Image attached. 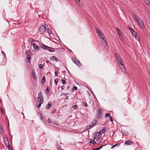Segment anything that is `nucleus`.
<instances>
[{"mask_svg":"<svg viewBox=\"0 0 150 150\" xmlns=\"http://www.w3.org/2000/svg\"><path fill=\"white\" fill-rule=\"evenodd\" d=\"M102 43L104 47H105L106 49H107L108 45V44L106 42V40L105 41L102 42Z\"/></svg>","mask_w":150,"mask_h":150,"instance_id":"obj_13","label":"nucleus"},{"mask_svg":"<svg viewBox=\"0 0 150 150\" xmlns=\"http://www.w3.org/2000/svg\"><path fill=\"white\" fill-rule=\"evenodd\" d=\"M101 39L102 42L105 41L106 40V39L105 37H102V38H101Z\"/></svg>","mask_w":150,"mask_h":150,"instance_id":"obj_27","label":"nucleus"},{"mask_svg":"<svg viewBox=\"0 0 150 150\" xmlns=\"http://www.w3.org/2000/svg\"><path fill=\"white\" fill-rule=\"evenodd\" d=\"M58 81V80L57 79H56L54 80V82L55 83L56 85H57V83Z\"/></svg>","mask_w":150,"mask_h":150,"instance_id":"obj_38","label":"nucleus"},{"mask_svg":"<svg viewBox=\"0 0 150 150\" xmlns=\"http://www.w3.org/2000/svg\"><path fill=\"white\" fill-rule=\"evenodd\" d=\"M30 52V50H27L25 52L26 54H28Z\"/></svg>","mask_w":150,"mask_h":150,"instance_id":"obj_33","label":"nucleus"},{"mask_svg":"<svg viewBox=\"0 0 150 150\" xmlns=\"http://www.w3.org/2000/svg\"><path fill=\"white\" fill-rule=\"evenodd\" d=\"M120 69L121 70V71L124 73H125V71H126V69L124 65V64H123L122 65H120L119 66Z\"/></svg>","mask_w":150,"mask_h":150,"instance_id":"obj_10","label":"nucleus"},{"mask_svg":"<svg viewBox=\"0 0 150 150\" xmlns=\"http://www.w3.org/2000/svg\"><path fill=\"white\" fill-rule=\"evenodd\" d=\"M46 91L47 92V93H48L49 92V89H48V87H47V89H46Z\"/></svg>","mask_w":150,"mask_h":150,"instance_id":"obj_48","label":"nucleus"},{"mask_svg":"<svg viewBox=\"0 0 150 150\" xmlns=\"http://www.w3.org/2000/svg\"><path fill=\"white\" fill-rule=\"evenodd\" d=\"M51 104L50 103V102H49L48 103V104L46 106V108L47 109H48L49 108H50V107L51 106Z\"/></svg>","mask_w":150,"mask_h":150,"instance_id":"obj_23","label":"nucleus"},{"mask_svg":"<svg viewBox=\"0 0 150 150\" xmlns=\"http://www.w3.org/2000/svg\"><path fill=\"white\" fill-rule=\"evenodd\" d=\"M66 99H67V97H66Z\"/></svg>","mask_w":150,"mask_h":150,"instance_id":"obj_56","label":"nucleus"},{"mask_svg":"<svg viewBox=\"0 0 150 150\" xmlns=\"http://www.w3.org/2000/svg\"><path fill=\"white\" fill-rule=\"evenodd\" d=\"M97 114L96 117L98 118H100L102 115L100 109H98L97 110Z\"/></svg>","mask_w":150,"mask_h":150,"instance_id":"obj_8","label":"nucleus"},{"mask_svg":"<svg viewBox=\"0 0 150 150\" xmlns=\"http://www.w3.org/2000/svg\"><path fill=\"white\" fill-rule=\"evenodd\" d=\"M46 25H41L39 29V32L41 34L43 33L45 31L47 28Z\"/></svg>","mask_w":150,"mask_h":150,"instance_id":"obj_4","label":"nucleus"},{"mask_svg":"<svg viewBox=\"0 0 150 150\" xmlns=\"http://www.w3.org/2000/svg\"><path fill=\"white\" fill-rule=\"evenodd\" d=\"M54 111H53L52 112V113L53 114L54 113Z\"/></svg>","mask_w":150,"mask_h":150,"instance_id":"obj_55","label":"nucleus"},{"mask_svg":"<svg viewBox=\"0 0 150 150\" xmlns=\"http://www.w3.org/2000/svg\"><path fill=\"white\" fill-rule=\"evenodd\" d=\"M43 65L41 64H40L39 65V67L41 69H42L43 68Z\"/></svg>","mask_w":150,"mask_h":150,"instance_id":"obj_36","label":"nucleus"},{"mask_svg":"<svg viewBox=\"0 0 150 150\" xmlns=\"http://www.w3.org/2000/svg\"><path fill=\"white\" fill-rule=\"evenodd\" d=\"M110 114L109 113H106L105 114V117H110Z\"/></svg>","mask_w":150,"mask_h":150,"instance_id":"obj_30","label":"nucleus"},{"mask_svg":"<svg viewBox=\"0 0 150 150\" xmlns=\"http://www.w3.org/2000/svg\"><path fill=\"white\" fill-rule=\"evenodd\" d=\"M109 118L110 119V121L111 122H113V119H112V117H111V116H110V117Z\"/></svg>","mask_w":150,"mask_h":150,"instance_id":"obj_34","label":"nucleus"},{"mask_svg":"<svg viewBox=\"0 0 150 150\" xmlns=\"http://www.w3.org/2000/svg\"><path fill=\"white\" fill-rule=\"evenodd\" d=\"M8 147V148L9 150H11L12 149V148L9 145H8V146H7Z\"/></svg>","mask_w":150,"mask_h":150,"instance_id":"obj_35","label":"nucleus"},{"mask_svg":"<svg viewBox=\"0 0 150 150\" xmlns=\"http://www.w3.org/2000/svg\"><path fill=\"white\" fill-rule=\"evenodd\" d=\"M46 62L47 63H48L49 62V61H46Z\"/></svg>","mask_w":150,"mask_h":150,"instance_id":"obj_53","label":"nucleus"},{"mask_svg":"<svg viewBox=\"0 0 150 150\" xmlns=\"http://www.w3.org/2000/svg\"><path fill=\"white\" fill-rule=\"evenodd\" d=\"M47 32L48 33L49 35H50L52 33V32L51 30L49 29H47Z\"/></svg>","mask_w":150,"mask_h":150,"instance_id":"obj_22","label":"nucleus"},{"mask_svg":"<svg viewBox=\"0 0 150 150\" xmlns=\"http://www.w3.org/2000/svg\"><path fill=\"white\" fill-rule=\"evenodd\" d=\"M145 3L147 4L148 5H149L150 4H149V0H143Z\"/></svg>","mask_w":150,"mask_h":150,"instance_id":"obj_24","label":"nucleus"},{"mask_svg":"<svg viewBox=\"0 0 150 150\" xmlns=\"http://www.w3.org/2000/svg\"><path fill=\"white\" fill-rule=\"evenodd\" d=\"M75 2L76 4H77L81 6H82V5L80 4V0H75Z\"/></svg>","mask_w":150,"mask_h":150,"instance_id":"obj_17","label":"nucleus"},{"mask_svg":"<svg viewBox=\"0 0 150 150\" xmlns=\"http://www.w3.org/2000/svg\"><path fill=\"white\" fill-rule=\"evenodd\" d=\"M117 63H118L119 66L123 64V62L122 61L118 62Z\"/></svg>","mask_w":150,"mask_h":150,"instance_id":"obj_29","label":"nucleus"},{"mask_svg":"<svg viewBox=\"0 0 150 150\" xmlns=\"http://www.w3.org/2000/svg\"><path fill=\"white\" fill-rule=\"evenodd\" d=\"M95 30L96 33H97V34L100 37V38H102V37H105L103 34L102 33L98 28H95Z\"/></svg>","mask_w":150,"mask_h":150,"instance_id":"obj_5","label":"nucleus"},{"mask_svg":"<svg viewBox=\"0 0 150 150\" xmlns=\"http://www.w3.org/2000/svg\"><path fill=\"white\" fill-rule=\"evenodd\" d=\"M32 76L35 80H37V78L35 75V70H33L32 71Z\"/></svg>","mask_w":150,"mask_h":150,"instance_id":"obj_12","label":"nucleus"},{"mask_svg":"<svg viewBox=\"0 0 150 150\" xmlns=\"http://www.w3.org/2000/svg\"><path fill=\"white\" fill-rule=\"evenodd\" d=\"M1 110L2 111V114H4L3 109V108H1Z\"/></svg>","mask_w":150,"mask_h":150,"instance_id":"obj_45","label":"nucleus"},{"mask_svg":"<svg viewBox=\"0 0 150 150\" xmlns=\"http://www.w3.org/2000/svg\"><path fill=\"white\" fill-rule=\"evenodd\" d=\"M116 29L118 33L120 36H121L122 35V33L121 31L118 28H116Z\"/></svg>","mask_w":150,"mask_h":150,"instance_id":"obj_19","label":"nucleus"},{"mask_svg":"<svg viewBox=\"0 0 150 150\" xmlns=\"http://www.w3.org/2000/svg\"><path fill=\"white\" fill-rule=\"evenodd\" d=\"M42 117V115H41V117H40V119H41V120H42V119H43V117Z\"/></svg>","mask_w":150,"mask_h":150,"instance_id":"obj_50","label":"nucleus"},{"mask_svg":"<svg viewBox=\"0 0 150 150\" xmlns=\"http://www.w3.org/2000/svg\"><path fill=\"white\" fill-rule=\"evenodd\" d=\"M38 97L37 99V101L39 102V104L38 105L37 107L39 108L41 106V104L43 103V98L42 96V93L39 92L38 94Z\"/></svg>","mask_w":150,"mask_h":150,"instance_id":"obj_1","label":"nucleus"},{"mask_svg":"<svg viewBox=\"0 0 150 150\" xmlns=\"http://www.w3.org/2000/svg\"><path fill=\"white\" fill-rule=\"evenodd\" d=\"M73 89L74 90H75L76 91V90H77V87L76 86H74L73 87Z\"/></svg>","mask_w":150,"mask_h":150,"instance_id":"obj_37","label":"nucleus"},{"mask_svg":"<svg viewBox=\"0 0 150 150\" xmlns=\"http://www.w3.org/2000/svg\"><path fill=\"white\" fill-rule=\"evenodd\" d=\"M102 146L101 147H100V148H98V149H94L93 150H98L100 149H101L102 147Z\"/></svg>","mask_w":150,"mask_h":150,"instance_id":"obj_43","label":"nucleus"},{"mask_svg":"<svg viewBox=\"0 0 150 150\" xmlns=\"http://www.w3.org/2000/svg\"><path fill=\"white\" fill-rule=\"evenodd\" d=\"M69 86H67V89H68L69 88Z\"/></svg>","mask_w":150,"mask_h":150,"instance_id":"obj_52","label":"nucleus"},{"mask_svg":"<svg viewBox=\"0 0 150 150\" xmlns=\"http://www.w3.org/2000/svg\"><path fill=\"white\" fill-rule=\"evenodd\" d=\"M34 41L33 39L31 38L28 39V42L29 43H31Z\"/></svg>","mask_w":150,"mask_h":150,"instance_id":"obj_20","label":"nucleus"},{"mask_svg":"<svg viewBox=\"0 0 150 150\" xmlns=\"http://www.w3.org/2000/svg\"><path fill=\"white\" fill-rule=\"evenodd\" d=\"M61 81L63 84H65L66 83V82H65V80H62Z\"/></svg>","mask_w":150,"mask_h":150,"instance_id":"obj_31","label":"nucleus"},{"mask_svg":"<svg viewBox=\"0 0 150 150\" xmlns=\"http://www.w3.org/2000/svg\"><path fill=\"white\" fill-rule=\"evenodd\" d=\"M51 59L52 61H57V58L54 56H52L50 58Z\"/></svg>","mask_w":150,"mask_h":150,"instance_id":"obj_16","label":"nucleus"},{"mask_svg":"<svg viewBox=\"0 0 150 150\" xmlns=\"http://www.w3.org/2000/svg\"><path fill=\"white\" fill-rule=\"evenodd\" d=\"M28 59L29 61L30 60V56H28L27 58Z\"/></svg>","mask_w":150,"mask_h":150,"instance_id":"obj_49","label":"nucleus"},{"mask_svg":"<svg viewBox=\"0 0 150 150\" xmlns=\"http://www.w3.org/2000/svg\"><path fill=\"white\" fill-rule=\"evenodd\" d=\"M5 144L7 146H8V145H9L8 140H7V141L5 142Z\"/></svg>","mask_w":150,"mask_h":150,"instance_id":"obj_32","label":"nucleus"},{"mask_svg":"<svg viewBox=\"0 0 150 150\" xmlns=\"http://www.w3.org/2000/svg\"><path fill=\"white\" fill-rule=\"evenodd\" d=\"M105 132V129H103L102 130H101L99 131V133L100 134H102L103 133Z\"/></svg>","mask_w":150,"mask_h":150,"instance_id":"obj_25","label":"nucleus"},{"mask_svg":"<svg viewBox=\"0 0 150 150\" xmlns=\"http://www.w3.org/2000/svg\"><path fill=\"white\" fill-rule=\"evenodd\" d=\"M61 88L63 90L65 88V86H61Z\"/></svg>","mask_w":150,"mask_h":150,"instance_id":"obj_42","label":"nucleus"},{"mask_svg":"<svg viewBox=\"0 0 150 150\" xmlns=\"http://www.w3.org/2000/svg\"><path fill=\"white\" fill-rule=\"evenodd\" d=\"M96 123V120H94L93 121V124H94V125H95Z\"/></svg>","mask_w":150,"mask_h":150,"instance_id":"obj_44","label":"nucleus"},{"mask_svg":"<svg viewBox=\"0 0 150 150\" xmlns=\"http://www.w3.org/2000/svg\"><path fill=\"white\" fill-rule=\"evenodd\" d=\"M131 30L132 34L133 36L135 37L136 38L137 40H139V38L137 37V33L134 31L131 27L130 28Z\"/></svg>","mask_w":150,"mask_h":150,"instance_id":"obj_7","label":"nucleus"},{"mask_svg":"<svg viewBox=\"0 0 150 150\" xmlns=\"http://www.w3.org/2000/svg\"><path fill=\"white\" fill-rule=\"evenodd\" d=\"M67 94H66L65 93H62L61 94V96H66V95H67Z\"/></svg>","mask_w":150,"mask_h":150,"instance_id":"obj_41","label":"nucleus"},{"mask_svg":"<svg viewBox=\"0 0 150 150\" xmlns=\"http://www.w3.org/2000/svg\"><path fill=\"white\" fill-rule=\"evenodd\" d=\"M83 105H84L85 106V107H87V103L86 102H84L83 103Z\"/></svg>","mask_w":150,"mask_h":150,"instance_id":"obj_39","label":"nucleus"},{"mask_svg":"<svg viewBox=\"0 0 150 150\" xmlns=\"http://www.w3.org/2000/svg\"><path fill=\"white\" fill-rule=\"evenodd\" d=\"M118 144H116L115 145H113L112 146L111 149L113 148L114 146H116L117 145H118Z\"/></svg>","mask_w":150,"mask_h":150,"instance_id":"obj_46","label":"nucleus"},{"mask_svg":"<svg viewBox=\"0 0 150 150\" xmlns=\"http://www.w3.org/2000/svg\"><path fill=\"white\" fill-rule=\"evenodd\" d=\"M4 133V131L2 128L0 129V134H3Z\"/></svg>","mask_w":150,"mask_h":150,"instance_id":"obj_26","label":"nucleus"},{"mask_svg":"<svg viewBox=\"0 0 150 150\" xmlns=\"http://www.w3.org/2000/svg\"><path fill=\"white\" fill-rule=\"evenodd\" d=\"M72 61L77 66H80L81 64L80 62L79 61L77 60L76 58H74L72 59Z\"/></svg>","mask_w":150,"mask_h":150,"instance_id":"obj_6","label":"nucleus"},{"mask_svg":"<svg viewBox=\"0 0 150 150\" xmlns=\"http://www.w3.org/2000/svg\"><path fill=\"white\" fill-rule=\"evenodd\" d=\"M2 128V126L0 125V129Z\"/></svg>","mask_w":150,"mask_h":150,"instance_id":"obj_54","label":"nucleus"},{"mask_svg":"<svg viewBox=\"0 0 150 150\" xmlns=\"http://www.w3.org/2000/svg\"><path fill=\"white\" fill-rule=\"evenodd\" d=\"M132 144V142L130 141L129 140L126 141L125 143V144L127 145H130Z\"/></svg>","mask_w":150,"mask_h":150,"instance_id":"obj_15","label":"nucleus"},{"mask_svg":"<svg viewBox=\"0 0 150 150\" xmlns=\"http://www.w3.org/2000/svg\"><path fill=\"white\" fill-rule=\"evenodd\" d=\"M99 139V137L98 136H95L93 138V140L90 141V142L95 144H97V142H98Z\"/></svg>","mask_w":150,"mask_h":150,"instance_id":"obj_3","label":"nucleus"},{"mask_svg":"<svg viewBox=\"0 0 150 150\" xmlns=\"http://www.w3.org/2000/svg\"><path fill=\"white\" fill-rule=\"evenodd\" d=\"M133 18L134 19H135L136 21L137 22V21H138V20H140V19L138 17H137L135 15H134L133 16Z\"/></svg>","mask_w":150,"mask_h":150,"instance_id":"obj_18","label":"nucleus"},{"mask_svg":"<svg viewBox=\"0 0 150 150\" xmlns=\"http://www.w3.org/2000/svg\"><path fill=\"white\" fill-rule=\"evenodd\" d=\"M137 22L138 23L141 28H144V25L142 20L140 19L139 20H138V21H137Z\"/></svg>","mask_w":150,"mask_h":150,"instance_id":"obj_9","label":"nucleus"},{"mask_svg":"<svg viewBox=\"0 0 150 150\" xmlns=\"http://www.w3.org/2000/svg\"><path fill=\"white\" fill-rule=\"evenodd\" d=\"M2 54H5V53H4V52H3V51H2Z\"/></svg>","mask_w":150,"mask_h":150,"instance_id":"obj_51","label":"nucleus"},{"mask_svg":"<svg viewBox=\"0 0 150 150\" xmlns=\"http://www.w3.org/2000/svg\"><path fill=\"white\" fill-rule=\"evenodd\" d=\"M115 57L116 58V61L117 62H118L122 61V59H121L119 55L117 53L115 54Z\"/></svg>","mask_w":150,"mask_h":150,"instance_id":"obj_11","label":"nucleus"},{"mask_svg":"<svg viewBox=\"0 0 150 150\" xmlns=\"http://www.w3.org/2000/svg\"><path fill=\"white\" fill-rule=\"evenodd\" d=\"M72 107L74 108V109H77L78 108V107L77 105H73Z\"/></svg>","mask_w":150,"mask_h":150,"instance_id":"obj_28","label":"nucleus"},{"mask_svg":"<svg viewBox=\"0 0 150 150\" xmlns=\"http://www.w3.org/2000/svg\"><path fill=\"white\" fill-rule=\"evenodd\" d=\"M42 47L45 50H48L50 52H52L55 51L54 48L51 49L50 47L45 45L44 44H42Z\"/></svg>","mask_w":150,"mask_h":150,"instance_id":"obj_2","label":"nucleus"},{"mask_svg":"<svg viewBox=\"0 0 150 150\" xmlns=\"http://www.w3.org/2000/svg\"><path fill=\"white\" fill-rule=\"evenodd\" d=\"M41 80H42V83L44 84L45 81V78L44 76H43Z\"/></svg>","mask_w":150,"mask_h":150,"instance_id":"obj_21","label":"nucleus"},{"mask_svg":"<svg viewBox=\"0 0 150 150\" xmlns=\"http://www.w3.org/2000/svg\"><path fill=\"white\" fill-rule=\"evenodd\" d=\"M55 75L56 76H57V71H55L54 72Z\"/></svg>","mask_w":150,"mask_h":150,"instance_id":"obj_47","label":"nucleus"},{"mask_svg":"<svg viewBox=\"0 0 150 150\" xmlns=\"http://www.w3.org/2000/svg\"><path fill=\"white\" fill-rule=\"evenodd\" d=\"M33 47L34 48V49L36 50H38L39 49V47L38 46H37L34 43L33 44Z\"/></svg>","mask_w":150,"mask_h":150,"instance_id":"obj_14","label":"nucleus"},{"mask_svg":"<svg viewBox=\"0 0 150 150\" xmlns=\"http://www.w3.org/2000/svg\"><path fill=\"white\" fill-rule=\"evenodd\" d=\"M47 121H48V122H49V123H51V120L50 119V118H48V119H47Z\"/></svg>","mask_w":150,"mask_h":150,"instance_id":"obj_40","label":"nucleus"}]
</instances>
